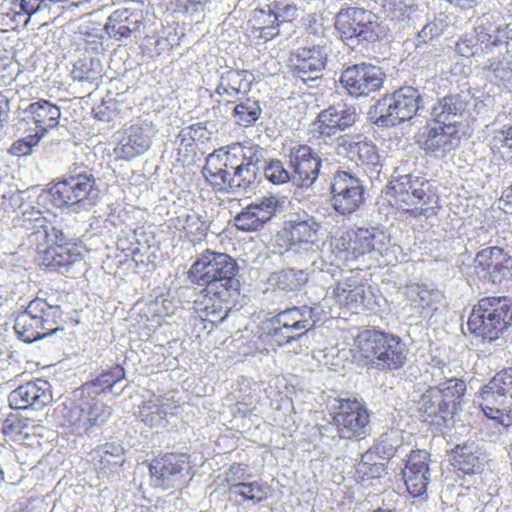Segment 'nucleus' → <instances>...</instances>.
Returning a JSON list of instances; mask_svg holds the SVG:
<instances>
[{"label": "nucleus", "instance_id": "nucleus-1", "mask_svg": "<svg viewBox=\"0 0 512 512\" xmlns=\"http://www.w3.org/2000/svg\"><path fill=\"white\" fill-rule=\"evenodd\" d=\"M238 265L226 253L207 250L190 267L192 283L205 286L200 310L211 323H222L239 295Z\"/></svg>", "mask_w": 512, "mask_h": 512}, {"label": "nucleus", "instance_id": "nucleus-2", "mask_svg": "<svg viewBox=\"0 0 512 512\" xmlns=\"http://www.w3.org/2000/svg\"><path fill=\"white\" fill-rule=\"evenodd\" d=\"M436 82L428 79L415 86L405 85L392 94L380 98L374 106V123L382 127L396 126L420 115L425 105L434 99Z\"/></svg>", "mask_w": 512, "mask_h": 512}, {"label": "nucleus", "instance_id": "nucleus-3", "mask_svg": "<svg viewBox=\"0 0 512 512\" xmlns=\"http://www.w3.org/2000/svg\"><path fill=\"white\" fill-rule=\"evenodd\" d=\"M356 346L362 356L370 359L372 366L381 371L402 368L409 354L406 343L399 336L375 329L360 332Z\"/></svg>", "mask_w": 512, "mask_h": 512}, {"label": "nucleus", "instance_id": "nucleus-4", "mask_svg": "<svg viewBox=\"0 0 512 512\" xmlns=\"http://www.w3.org/2000/svg\"><path fill=\"white\" fill-rule=\"evenodd\" d=\"M472 334L483 341H496L512 326V298L484 297L473 306L467 322Z\"/></svg>", "mask_w": 512, "mask_h": 512}, {"label": "nucleus", "instance_id": "nucleus-5", "mask_svg": "<svg viewBox=\"0 0 512 512\" xmlns=\"http://www.w3.org/2000/svg\"><path fill=\"white\" fill-rule=\"evenodd\" d=\"M429 188L430 184L424 178L407 174L390 182L388 194L398 209L430 218L437 215L440 205L439 197Z\"/></svg>", "mask_w": 512, "mask_h": 512}, {"label": "nucleus", "instance_id": "nucleus-6", "mask_svg": "<svg viewBox=\"0 0 512 512\" xmlns=\"http://www.w3.org/2000/svg\"><path fill=\"white\" fill-rule=\"evenodd\" d=\"M316 310L309 306L292 307L269 319L260 336L271 347L301 340L316 325Z\"/></svg>", "mask_w": 512, "mask_h": 512}, {"label": "nucleus", "instance_id": "nucleus-7", "mask_svg": "<svg viewBox=\"0 0 512 512\" xmlns=\"http://www.w3.org/2000/svg\"><path fill=\"white\" fill-rule=\"evenodd\" d=\"M53 203L58 207H68L74 212L87 211L99 200L100 189L92 173L70 171L51 188Z\"/></svg>", "mask_w": 512, "mask_h": 512}, {"label": "nucleus", "instance_id": "nucleus-8", "mask_svg": "<svg viewBox=\"0 0 512 512\" xmlns=\"http://www.w3.org/2000/svg\"><path fill=\"white\" fill-rule=\"evenodd\" d=\"M334 27L348 46L373 43L383 34L377 16L364 8L343 7L334 17Z\"/></svg>", "mask_w": 512, "mask_h": 512}, {"label": "nucleus", "instance_id": "nucleus-9", "mask_svg": "<svg viewBox=\"0 0 512 512\" xmlns=\"http://www.w3.org/2000/svg\"><path fill=\"white\" fill-rule=\"evenodd\" d=\"M478 404L488 419L504 427L512 424V367L496 373L481 388Z\"/></svg>", "mask_w": 512, "mask_h": 512}, {"label": "nucleus", "instance_id": "nucleus-10", "mask_svg": "<svg viewBox=\"0 0 512 512\" xmlns=\"http://www.w3.org/2000/svg\"><path fill=\"white\" fill-rule=\"evenodd\" d=\"M229 155L231 169L230 193H243L253 190L262 163L265 162V150L257 145L234 144L230 146Z\"/></svg>", "mask_w": 512, "mask_h": 512}, {"label": "nucleus", "instance_id": "nucleus-11", "mask_svg": "<svg viewBox=\"0 0 512 512\" xmlns=\"http://www.w3.org/2000/svg\"><path fill=\"white\" fill-rule=\"evenodd\" d=\"M333 423L343 439L361 440L370 434V413L356 398H338L332 404Z\"/></svg>", "mask_w": 512, "mask_h": 512}, {"label": "nucleus", "instance_id": "nucleus-12", "mask_svg": "<svg viewBox=\"0 0 512 512\" xmlns=\"http://www.w3.org/2000/svg\"><path fill=\"white\" fill-rule=\"evenodd\" d=\"M333 293L336 302L350 310L375 312L380 307V296L360 272L350 271L349 276L338 281Z\"/></svg>", "mask_w": 512, "mask_h": 512}, {"label": "nucleus", "instance_id": "nucleus-13", "mask_svg": "<svg viewBox=\"0 0 512 512\" xmlns=\"http://www.w3.org/2000/svg\"><path fill=\"white\" fill-rule=\"evenodd\" d=\"M339 155L355 162L370 179H377L383 168V160L376 145L362 135H340L336 139Z\"/></svg>", "mask_w": 512, "mask_h": 512}, {"label": "nucleus", "instance_id": "nucleus-14", "mask_svg": "<svg viewBox=\"0 0 512 512\" xmlns=\"http://www.w3.org/2000/svg\"><path fill=\"white\" fill-rule=\"evenodd\" d=\"M364 184L354 174L338 170L331 182V205L342 216L356 212L364 204Z\"/></svg>", "mask_w": 512, "mask_h": 512}, {"label": "nucleus", "instance_id": "nucleus-15", "mask_svg": "<svg viewBox=\"0 0 512 512\" xmlns=\"http://www.w3.org/2000/svg\"><path fill=\"white\" fill-rule=\"evenodd\" d=\"M290 250L303 258H311L321 246V224L306 212L293 215L287 222Z\"/></svg>", "mask_w": 512, "mask_h": 512}, {"label": "nucleus", "instance_id": "nucleus-16", "mask_svg": "<svg viewBox=\"0 0 512 512\" xmlns=\"http://www.w3.org/2000/svg\"><path fill=\"white\" fill-rule=\"evenodd\" d=\"M90 0H4L1 6L2 23L11 30L25 28L31 18L50 8L51 3H69L79 7Z\"/></svg>", "mask_w": 512, "mask_h": 512}, {"label": "nucleus", "instance_id": "nucleus-17", "mask_svg": "<svg viewBox=\"0 0 512 512\" xmlns=\"http://www.w3.org/2000/svg\"><path fill=\"white\" fill-rule=\"evenodd\" d=\"M386 78L383 70L371 63L362 62L348 66L340 76L345 91L354 98L379 91Z\"/></svg>", "mask_w": 512, "mask_h": 512}, {"label": "nucleus", "instance_id": "nucleus-18", "mask_svg": "<svg viewBox=\"0 0 512 512\" xmlns=\"http://www.w3.org/2000/svg\"><path fill=\"white\" fill-rule=\"evenodd\" d=\"M190 469L185 455L166 454L149 465L151 485L163 491L181 487Z\"/></svg>", "mask_w": 512, "mask_h": 512}, {"label": "nucleus", "instance_id": "nucleus-19", "mask_svg": "<svg viewBox=\"0 0 512 512\" xmlns=\"http://www.w3.org/2000/svg\"><path fill=\"white\" fill-rule=\"evenodd\" d=\"M358 118L356 108L346 103L331 105L322 110L316 119L311 123V131L317 132L319 137L327 142L333 140L336 143L337 136L347 128L351 127Z\"/></svg>", "mask_w": 512, "mask_h": 512}, {"label": "nucleus", "instance_id": "nucleus-20", "mask_svg": "<svg viewBox=\"0 0 512 512\" xmlns=\"http://www.w3.org/2000/svg\"><path fill=\"white\" fill-rule=\"evenodd\" d=\"M157 132L153 123L147 119H138L123 128L115 152L118 157L131 160L145 153L152 144V138Z\"/></svg>", "mask_w": 512, "mask_h": 512}, {"label": "nucleus", "instance_id": "nucleus-21", "mask_svg": "<svg viewBox=\"0 0 512 512\" xmlns=\"http://www.w3.org/2000/svg\"><path fill=\"white\" fill-rule=\"evenodd\" d=\"M417 143L426 153L444 158L460 143L458 127L453 124L428 125L419 133Z\"/></svg>", "mask_w": 512, "mask_h": 512}, {"label": "nucleus", "instance_id": "nucleus-22", "mask_svg": "<svg viewBox=\"0 0 512 512\" xmlns=\"http://www.w3.org/2000/svg\"><path fill=\"white\" fill-rule=\"evenodd\" d=\"M292 182L298 187H310L317 180L322 159L310 146L298 144L289 150Z\"/></svg>", "mask_w": 512, "mask_h": 512}, {"label": "nucleus", "instance_id": "nucleus-23", "mask_svg": "<svg viewBox=\"0 0 512 512\" xmlns=\"http://www.w3.org/2000/svg\"><path fill=\"white\" fill-rule=\"evenodd\" d=\"M430 462V453L426 450H413L406 459L402 477L407 492L414 498L421 497L427 492L432 476Z\"/></svg>", "mask_w": 512, "mask_h": 512}, {"label": "nucleus", "instance_id": "nucleus-24", "mask_svg": "<svg viewBox=\"0 0 512 512\" xmlns=\"http://www.w3.org/2000/svg\"><path fill=\"white\" fill-rule=\"evenodd\" d=\"M329 52V47L324 44L298 48L291 59L295 75L303 82L320 79L327 66Z\"/></svg>", "mask_w": 512, "mask_h": 512}, {"label": "nucleus", "instance_id": "nucleus-25", "mask_svg": "<svg viewBox=\"0 0 512 512\" xmlns=\"http://www.w3.org/2000/svg\"><path fill=\"white\" fill-rule=\"evenodd\" d=\"M8 402L12 409L42 410L53 402L51 385L42 379L29 381L11 391Z\"/></svg>", "mask_w": 512, "mask_h": 512}, {"label": "nucleus", "instance_id": "nucleus-26", "mask_svg": "<svg viewBox=\"0 0 512 512\" xmlns=\"http://www.w3.org/2000/svg\"><path fill=\"white\" fill-rule=\"evenodd\" d=\"M143 27V10L134 7L133 2L129 6L114 10L104 25V29L109 37L116 40L130 36L137 37Z\"/></svg>", "mask_w": 512, "mask_h": 512}, {"label": "nucleus", "instance_id": "nucleus-27", "mask_svg": "<svg viewBox=\"0 0 512 512\" xmlns=\"http://www.w3.org/2000/svg\"><path fill=\"white\" fill-rule=\"evenodd\" d=\"M389 238L376 227L358 228L347 233V246L345 250L356 257L371 254L375 259L386 255Z\"/></svg>", "mask_w": 512, "mask_h": 512}, {"label": "nucleus", "instance_id": "nucleus-28", "mask_svg": "<svg viewBox=\"0 0 512 512\" xmlns=\"http://www.w3.org/2000/svg\"><path fill=\"white\" fill-rule=\"evenodd\" d=\"M471 100L469 93L447 95L433 104L430 116L438 124H453L458 127L462 118L468 113Z\"/></svg>", "mask_w": 512, "mask_h": 512}, {"label": "nucleus", "instance_id": "nucleus-29", "mask_svg": "<svg viewBox=\"0 0 512 512\" xmlns=\"http://www.w3.org/2000/svg\"><path fill=\"white\" fill-rule=\"evenodd\" d=\"M230 146L215 150L206 157L202 174L210 186L219 192L230 193L229 182L231 179L230 169Z\"/></svg>", "mask_w": 512, "mask_h": 512}, {"label": "nucleus", "instance_id": "nucleus-30", "mask_svg": "<svg viewBox=\"0 0 512 512\" xmlns=\"http://www.w3.org/2000/svg\"><path fill=\"white\" fill-rule=\"evenodd\" d=\"M254 76L247 70L227 69L219 73L215 94L217 102L235 103L240 93L250 91Z\"/></svg>", "mask_w": 512, "mask_h": 512}, {"label": "nucleus", "instance_id": "nucleus-31", "mask_svg": "<svg viewBox=\"0 0 512 512\" xmlns=\"http://www.w3.org/2000/svg\"><path fill=\"white\" fill-rule=\"evenodd\" d=\"M383 11L398 29L414 26L423 12L416 0H387L383 4Z\"/></svg>", "mask_w": 512, "mask_h": 512}, {"label": "nucleus", "instance_id": "nucleus-32", "mask_svg": "<svg viewBox=\"0 0 512 512\" xmlns=\"http://www.w3.org/2000/svg\"><path fill=\"white\" fill-rule=\"evenodd\" d=\"M81 260L82 254L75 243L54 245L44 250L42 264L51 271L65 273Z\"/></svg>", "mask_w": 512, "mask_h": 512}, {"label": "nucleus", "instance_id": "nucleus-33", "mask_svg": "<svg viewBox=\"0 0 512 512\" xmlns=\"http://www.w3.org/2000/svg\"><path fill=\"white\" fill-rule=\"evenodd\" d=\"M125 371L120 365H115L107 371H103L94 380L85 383L81 388L76 390V395L93 398V395H100L104 393H113L119 395L124 387L119 391H115L117 385L124 379Z\"/></svg>", "mask_w": 512, "mask_h": 512}, {"label": "nucleus", "instance_id": "nucleus-34", "mask_svg": "<svg viewBox=\"0 0 512 512\" xmlns=\"http://www.w3.org/2000/svg\"><path fill=\"white\" fill-rule=\"evenodd\" d=\"M33 120L37 131L42 137L50 130L58 126L61 117L60 108L49 100L39 99L32 102L25 109Z\"/></svg>", "mask_w": 512, "mask_h": 512}, {"label": "nucleus", "instance_id": "nucleus-35", "mask_svg": "<svg viewBox=\"0 0 512 512\" xmlns=\"http://www.w3.org/2000/svg\"><path fill=\"white\" fill-rule=\"evenodd\" d=\"M452 460L453 465L465 474L481 473L487 461L484 451L474 442L457 446Z\"/></svg>", "mask_w": 512, "mask_h": 512}, {"label": "nucleus", "instance_id": "nucleus-36", "mask_svg": "<svg viewBox=\"0 0 512 512\" xmlns=\"http://www.w3.org/2000/svg\"><path fill=\"white\" fill-rule=\"evenodd\" d=\"M440 392L443 398V406L446 409V416H455L462 410L464 396L466 392V383L464 380L451 377L434 386Z\"/></svg>", "mask_w": 512, "mask_h": 512}, {"label": "nucleus", "instance_id": "nucleus-37", "mask_svg": "<svg viewBox=\"0 0 512 512\" xmlns=\"http://www.w3.org/2000/svg\"><path fill=\"white\" fill-rule=\"evenodd\" d=\"M27 308L36 319L44 324L45 330H47L50 335L63 330V328L58 326L62 317V310L59 305L52 304L48 302L47 299L36 297L29 302Z\"/></svg>", "mask_w": 512, "mask_h": 512}, {"label": "nucleus", "instance_id": "nucleus-38", "mask_svg": "<svg viewBox=\"0 0 512 512\" xmlns=\"http://www.w3.org/2000/svg\"><path fill=\"white\" fill-rule=\"evenodd\" d=\"M409 297L413 304L419 308L422 317H431L443 300V293L428 285H414L409 288Z\"/></svg>", "mask_w": 512, "mask_h": 512}, {"label": "nucleus", "instance_id": "nucleus-39", "mask_svg": "<svg viewBox=\"0 0 512 512\" xmlns=\"http://www.w3.org/2000/svg\"><path fill=\"white\" fill-rule=\"evenodd\" d=\"M176 406L160 399H151L143 403L138 418L152 428L165 427L168 415H173Z\"/></svg>", "mask_w": 512, "mask_h": 512}, {"label": "nucleus", "instance_id": "nucleus-40", "mask_svg": "<svg viewBox=\"0 0 512 512\" xmlns=\"http://www.w3.org/2000/svg\"><path fill=\"white\" fill-rule=\"evenodd\" d=\"M43 325L44 324L36 319V317L29 312V309L26 307V309L16 317L14 330L21 341L25 343H33L51 336L50 333L45 330Z\"/></svg>", "mask_w": 512, "mask_h": 512}, {"label": "nucleus", "instance_id": "nucleus-41", "mask_svg": "<svg viewBox=\"0 0 512 512\" xmlns=\"http://www.w3.org/2000/svg\"><path fill=\"white\" fill-rule=\"evenodd\" d=\"M504 49L505 52L499 49L498 54L488 58L483 66L486 77L498 85H504L508 76L511 75L512 56L508 51V43L504 45Z\"/></svg>", "mask_w": 512, "mask_h": 512}, {"label": "nucleus", "instance_id": "nucleus-42", "mask_svg": "<svg viewBox=\"0 0 512 512\" xmlns=\"http://www.w3.org/2000/svg\"><path fill=\"white\" fill-rule=\"evenodd\" d=\"M450 19L446 13H438L428 21L415 36L414 46L417 53H424L427 45L441 36L449 26Z\"/></svg>", "mask_w": 512, "mask_h": 512}, {"label": "nucleus", "instance_id": "nucleus-43", "mask_svg": "<svg viewBox=\"0 0 512 512\" xmlns=\"http://www.w3.org/2000/svg\"><path fill=\"white\" fill-rule=\"evenodd\" d=\"M267 281L274 288L285 292H296L307 283L308 274L304 270L288 268L271 273Z\"/></svg>", "mask_w": 512, "mask_h": 512}, {"label": "nucleus", "instance_id": "nucleus-44", "mask_svg": "<svg viewBox=\"0 0 512 512\" xmlns=\"http://www.w3.org/2000/svg\"><path fill=\"white\" fill-rule=\"evenodd\" d=\"M98 395H93V398H88L81 395H76L75 398H82L85 407V419L87 430L94 426L103 425L111 415V408L97 399Z\"/></svg>", "mask_w": 512, "mask_h": 512}, {"label": "nucleus", "instance_id": "nucleus-45", "mask_svg": "<svg viewBox=\"0 0 512 512\" xmlns=\"http://www.w3.org/2000/svg\"><path fill=\"white\" fill-rule=\"evenodd\" d=\"M251 22L253 29L259 32L258 37L265 41L280 34L281 26L267 7L255 9Z\"/></svg>", "mask_w": 512, "mask_h": 512}, {"label": "nucleus", "instance_id": "nucleus-46", "mask_svg": "<svg viewBox=\"0 0 512 512\" xmlns=\"http://www.w3.org/2000/svg\"><path fill=\"white\" fill-rule=\"evenodd\" d=\"M102 65L100 60L96 58H80L74 65L71 71V76L74 81L89 82L98 85V79L101 77Z\"/></svg>", "mask_w": 512, "mask_h": 512}, {"label": "nucleus", "instance_id": "nucleus-47", "mask_svg": "<svg viewBox=\"0 0 512 512\" xmlns=\"http://www.w3.org/2000/svg\"><path fill=\"white\" fill-rule=\"evenodd\" d=\"M78 401H69L63 404L60 411L63 419L62 425L73 428L77 431L83 429L87 431L85 419V407L82 398H76Z\"/></svg>", "mask_w": 512, "mask_h": 512}, {"label": "nucleus", "instance_id": "nucleus-48", "mask_svg": "<svg viewBox=\"0 0 512 512\" xmlns=\"http://www.w3.org/2000/svg\"><path fill=\"white\" fill-rule=\"evenodd\" d=\"M94 458L98 457L101 469L112 470L124 463V448L118 442H107L94 450Z\"/></svg>", "mask_w": 512, "mask_h": 512}, {"label": "nucleus", "instance_id": "nucleus-49", "mask_svg": "<svg viewBox=\"0 0 512 512\" xmlns=\"http://www.w3.org/2000/svg\"><path fill=\"white\" fill-rule=\"evenodd\" d=\"M443 398L440 392L434 386L429 387L421 396L419 405L420 410L428 416L439 417L443 422L453 419V416H446V409L443 406Z\"/></svg>", "mask_w": 512, "mask_h": 512}, {"label": "nucleus", "instance_id": "nucleus-50", "mask_svg": "<svg viewBox=\"0 0 512 512\" xmlns=\"http://www.w3.org/2000/svg\"><path fill=\"white\" fill-rule=\"evenodd\" d=\"M261 112L262 110L257 100L246 98L235 104L232 117L236 124L248 127L259 119Z\"/></svg>", "mask_w": 512, "mask_h": 512}, {"label": "nucleus", "instance_id": "nucleus-51", "mask_svg": "<svg viewBox=\"0 0 512 512\" xmlns=\"http://www.w3.org/2000/svg\"><path fill=\"white\" fill-rule=\"evenodd\" d=\"M235 496H241L245 501L259 503L268 498L269 487L258 481L239 482L232 484L229 488Z\"/></svg>", "mask_w": 512, "mask_h": 512}, {"label": "nucleus", "instance_id": "nucleus-52", "mask_svg": "<svg viewBox=\"0 0 512 512\" xmlns=\"http://www.w3.org/2000/svg\"><path fill=\"white\" fill-rule=\"evenodd\" d=\"M403 444V431L390 428L382 433L376 444V451L382 459L389 460Z\"/></svg>", "mask_w": 512, "mask_h": 512}, {"label": "nucleus", "instance_id": "nucleus-53", "mask_svg": "<svg viewBox=\"0 0 512 512\" xmlns=\"http://www.w3.org/2000/svg\"><path fill=\"white\" fill-rule=\"evenodd\" d=\"M304 26L306 30L307 39L313 44H324L329 47L330 27L325 25L323 18L315 14L308 15L304 19Z\"/></svg>", "mask_w": 512, "mask_h": 512}, {"label": "nucleus", "instance_id": "nucleus-54", "mask_svg": "<svg viewBox=\"0 0 512 512\" xmlns=\"http://www.w3.org/2000/svg\"><path fill=\"white\" fill-rule=\"evenodd\" d=\"M505 247L503 246H490L481 249L477 252L474 258L475 271L486 277L494 268V263L500 258Z\"/></svg>", "mask_w": 512, "mask_h": 512}, {"label": "nucleus", "instance_id": "nucleus-55", "mask_svg": "<svg viewBox=\"0 0 512 512\" xmlns=\"http://www.w3.org/2000/svg\"><path fill=\"white\" fill-rule=\"evenodd\" d=\"M235 226L242 231L250 232L257 231L267 223L257 212L252 209V204L245 207L239 214L234 218Z\"/></svg>", "mask_w": 512, "mask_h": 512}, {"label": "nucleus", "instance_id": "nucleus-56", "mask_svg": "<svg viewBox=\"0 0 512 512\" xmlns=\"http://www.w3.org/2000/svg\"><path fill=\"white\" fill-rule=\"evenodd\" d=\"M261 168H263L265 178L275 185L292 181V174L285 169L284 164L279 159L265 160Z\"/></svg>", "mask_w": 512, "mask_h": 512}, {"label": "nucleus", "instance_id": "nucleus-57", "mask_svg": "<svg viewBox=\"0 0 512 512\" xmlns=\"http://www.w3.org/2000/svg\"><path fill=\"white\" fill-rule=\"evenodd\" d=\"M18 222L25 230L31 231L32 235L41 233L48 223L42 212L34 207L24 209Z\"/></svg>", "mask_w": 512, "mask_h": 512}, {"label": "nucleus", "instance_id": "nucleus-58", "mask_svg": "<svg viewBox=\"0 0 512 512\" xmlns=\"http://www.w3.org/2000/svg\"><path fill=\"white\" fill-rule=\"evenodd\" d=\"M512 270V247L505 246L502 255L494 263V268L488 275L493 283H501L503 279L511 276Z\"/></svg>", "mask_w": 512, "mask_h": 512}, {"label": "nucleus", "instance_id": "nucleus-59", "mask_svg": "<svg viewBox=\"0 0 512 512\" xmlns=\"http://www.w3.org/2000/svg\"><path fill=\"white\" fill-rule=\"evenodd\" d=\"M267 8H269V11L274 15V19L277 20L280 26L292 22L298 16L296 5L286 0L272 1L267 5Z\"/></svg>", "mask_w": 512, "mask_h": 512}, {"label": "nucleus", "instance_id": "nucleus-60", "mask_svg": "<svg viewBox=\"0 0 512 512\" xmlns=\"http://www.w3.org/2000/svg\"><path fill=\"white\" fill-rule=\"evenodd\" d=\"M284 198L275 195H267L256 202H252V209L257 210L260 216L266 221H270L277 211L282 209Z\"/></svg>", "mask_w": 512, "mask_h": 512}, {"label": "nucleus", "instance_id": "nucleus-61", "mask_svg": "<svg viewBox=\"0 0 512 512\" xmlns=\"http://www.w3.org/2000/svg\"><path fill=\"white\" fill-rule=\"evenodd\" d=\"M383 470V465L374 461V455L371 452L364 453L356 464V474L362 479L378 478Z\"/></svg>", "mask_w": 512, "mask_h": 512}, {"label": "nucleus", "instance_id": "nucleus-62", "mask_svg": "<svg viewBox=\"0 0 512 512\" xmlns=\"http://www.w3.org/2000/svg\"><path fill=\"white\" fill-rule=\"evenodd\" d=\"M473 33L475 35L478 46L482 52L488 54L492 53L494 48L504 47L507 42H503L497 35H492L484 25H479L474 28Z\"/></svg>", "mask_w": 512, "mask_h": 512}, {"label": "nucleus", "instance_id": "nucleus-63", "mask_svg": "<svg viewBox=\"0 0 512 512\" xmlns=\"http://www.w3.org/2000/svg\"><path fill=\"white\" fill-rule=\"evenodd\" d=\"M43 137L41 134L34 133L16 140L9 148V154L16 157L27 156L32 153V149L37 146Z\"/></svg>", "mask_w": 512, "mask_h": 512}, {"label": "nucleus", "instance_id": "nucleus-64", "mask_svg": "<svg viewBox=\"0 0 512 512\" xmlns=\"http://www.w3.org/2000/svg\"><path fill=\"white\" fill-rule=\"evenodd\" d=\"M489 146L494 153L502 148L512 152V125L494 131L489 141Z\"/></svg>", "mask_w": 512, "mask_h": 512}]
</instances>
